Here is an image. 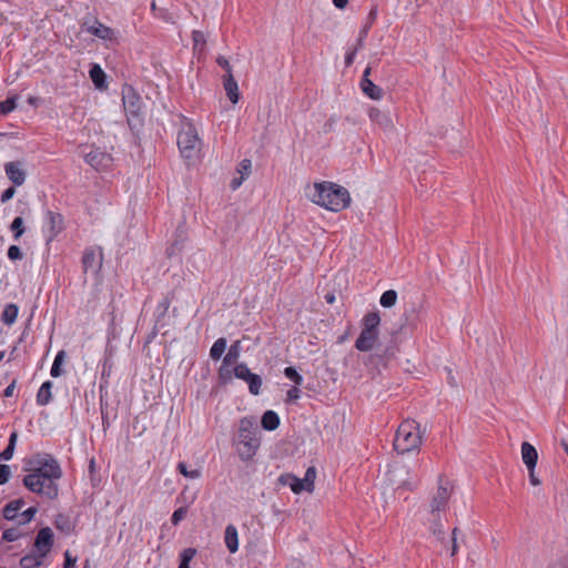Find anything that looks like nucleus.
<instances>
[{"instance_id":"nucleus-20","label":"nucleus","mask_w":568,"mask_h":568,"mask_svg":"<svg viewBox=\"0 0 568 568\" xmlns=\"http://www.w3.org/2000/svg\"><path fill=\"white\" fill-rule=\"evenodd\" d=\"M223 87L229 100L235 104L240 100L239 85L233 73L223 75Z\"/></svg>"},{"instance_id":"nucleus-19","label":"nucleus","mask_w":568,"mask_h":568,"mask_svg":"<svg viewBox=\"0 0 568 568\" xmlns=\"http://www.w3.org/2000/svg\"><path fill=\"white\" fill-rule=\"evenodd\" d=\"M110 161V155L99 150L91 151L85 155V162L97 170L106 168Z\"/></svg>"},{"instance_id":"nucleus-8","label":"nucleus","mask_w":568,"mask_h":568,"mask_svg":"<svg viewBox=\"0 0 568 568\" xmlns=\"http://www.w3.org/2000/svg\"><path fill=\"white\" fill-rule=\"evenodd\" d=\"M81 28L101 40L110 41L112 43H118L119 41L118 32L95 18H87L82 22Z\"/></svg>"},{"instance_id":"nucleus-15","label":"nucleus","mask_w":568,"mask_h":568,"mask_svg":"<svg viewBox=\"0 0 568 568\" xmlns=\"http://www.w3.org/2000/svg\"><path fill=\"white\" fill-rule=\"evenodd\" d=\"M371 67H367L364 70L362 80H361V88L362 91L369 97L373 100H379L383 97V89L376 85L371 79Z\"/></svg>"},{"instance_id":"nucleus-28","label":"nucleus","mask_w":568,"mask_h":568,"mask_svg":"<svg viewBox=\"0 0 568 568\" xmlns=\"http://www.w3.org/2000/svg\"><path fill=\"white\" fill-rule=\"evenodd\" d=\"M262 427L265 430H275L280 426V417L273 410H266L261 419Z\"/></svg>"},{"instance_id":"nucleus-44","label":"nucleus","mask_w":568,"mask_h":568,"mask_svg":"<svg viewBox=\"0 0 568 568\" xmlns=\"http://www.w3.org/2000/svg\"><path fill=\"white\" fill-rule=\"evenodd\" d=\"M315 478H316L315 468L314 467L307 468V470L305 471L304 478L302 479V481L306 486V491H310V493L313 491Z\"/></svg>"},{"instance_id":"nucleus-14","label":"nucleus","mask_w":568,"mask_h":568,"mask_svg":"<svg viewBox=\"0 0 568 568\" xmlns=\"http://www.w3.org/2000/svg\"><path fill=\"white\" fill-rule=\"evenodd\" d=\"M32 465L34 466L32 470H41L50 475L55 468L62 470L58 460L50 454H37L33 457Z\"/></svg>"},{"instance_id":"nucleus-3","label":"nucleus","mask_w":568,"mask_h":568,"mask_svg":"<svg viewBox=\"0 0 568 568\" xmlns=\"http://www.w3.org/2000/svg\"><path fill=\"white\" fill-rule=\"evenodd\" d=\"M260 434L261 432L252 417H244L240 420L234 445L242 460L247 462L256 455L261 445Z\"/></svg>"},{"instance_id":"nucleus-50","label":"nucleus","mask_w":568,"mask_h":568,"mask_svg":"<svg viewBox=\"0 0 568 568\" xmlns=\"http://www.w3.org/2000/svg\"><path fill=\"white\" fill-rule=\"evenodd\" d=\"M8 257L11 261H18L23 257V253L18 245H11L8 248Z\"/></svg>"},{"instance_id":"nucleus-33","label":"nucleus","mask_w":568,"mask_h":568,"mask_svg":"<svg viewBox=\"0 0 568 568\" xmlns=\"http://www.w3.org/2000/svg\"><path fill=\"white\" fill-rule=\"evenodd\" d=\"M186 240L185 231L179 226L176 230V239L173 241L170 248H168V254L171 256L176 252H180L183 248V244Z\"/></svg>"},{"instance_id":"nucleus-16","label":"nucleus","mask_w":568,"mask_h":568,"mask_svg":"<svg viewBox=\"0 0 568 568\" xmlns=\"http://www.w3.org/2000/svg\"><path fill=\"white\" fill-rule=\"evenodd\" d=\"M45 227L49 232L48 242L52 241L63 230V216L60 213H45Z\"/></svg>"},{"instance_id":"nucleus-26","label":"nucleus","mask_w":568,"mask_h":568,"mask_svg":"<svg viewBox=\"0 0 568 568\" xmlns=\"http://www.w3.org/2000/svg\"><path fill=\"white\" fill-rule=\"evenodd\" d=\"M43 558L44 556H41L33 549L30 554L20 559V566L22 568H37L42 565Z\"/></svg>"},{"instance_id":"nucleus-32","label":"nucleus","mask_w":568,"mask_h":568,"mask_svg":"<svg viewBox=\"0 0 568 568\" xmlns=\"http://www.w3.org/2000/svg\"><path fill=\"white\" fill-rule=\"evenodd\" d=\"M376 17H377V8H373L368 13V22L359 31V36L357 39L358 48L364 47V40L366 39L368 30L371 29L372 23L375 21Z\"/></svg>"},{"instance_id":"nucleus-45","label":"nucleus","mask_w":568,"mask_h":568,"mask_svg":"<svg viewBox=\"0 0 568 568\" xmlns=\"http://www.w3.org/2000/svg\"><path fill=\"white\" fill-rule=\"evenodd\" d=\"M179 471L186 478L197 479L201 476V471L199 469L189 470L186 464L181 462L178 464Z\"/></svg>"},{"instance_id":"nucleus-47","label":"nucleus","mask_w":568,"mask_h":568,"mask_svg":"<svg viewBox=\"0 0 568 568\" xmlns=\"http://www.w3.org/2000/svg\"><path fill=\"white\" fill-rule=\"evenodd\" d=\"M251 168H252L251 160L243 159L239 164L237 172L241 174V176L243 175V176L247 178L251 174Z\"/></svg>"},{"instance_id":"nucleus-58","label":"nucleus","mask_w":568,"mask_h":568,"mask_svg":"<svg viewBox=\"0 0 568 568\" xmlns=\"http://www.w3.org/2000/svg\"><path fill=\"white\" fill-rule=\"evenodd\" d=\"M527 469H528V473H529V481H530V484L534 485V486H539L540 485V480L535 475V468H527Z\"/></svg>"},{"instance_id":"nucleus-22","label":"nucleus","mask_w":568,"mask_h":568,"mask_svg":"<svg viewBox=\"0 0 568 568\" xmlns=\"http://www.w3.org/2000/svg\"><path fill=\"white\" fill-rule=\"evenodd\" d=\"M89 74L97 89L102 90L108 87L105 72L99 64H92Z\"/></svg>"},{"instance_id":"nucleus-34","label":"nucleus","mask_w":568,"mask_h":568,"mask_svg":"<svg viewBox=\"0 0 568 568\" xmlns=\"http://www.w3.org/2000/svg\"><path fill=\"white\" fill-rule=\"evenodd\" d=\"M226 345H227L226 338H224V337L217 338L210 349L211 358L213 361H219L222 357L223 353L225 352Z\"/></svg>"},{"instance_id":"nucleus-30","label":"nucleus","mask_w":568,"mask_h":568,"mask_svg":"<svg viewBox=\"0 0 568 568\" xmlns=\"http://www.w3.org/2000/svg\"><path fill=\"white\" fill-rule=\"evenodd\" d=\"M23 506V500L17 499L7 504L2 510L3 517L8 520H14L18 517V511Z\"/></svg>"},{"instance_id":"nucleus-24","label":"nucleus","mask_w":568,"mask_h":568,"mask_svg":"<svg viewBox=\"0 0 568 568\" xmlns=\"http://www.w3.org/2000/svg\"><path fill=\"white\" fill-rule=\"evenodd\" d=\"M225 545L230 552L234 554L239 549V536H237V529L233 525H229L225 528Z\"/></svg>"},{"instance_id":"nucleus-52","label":"nucleus","mask_w":568,"mask_h":568,"mask_svg":"<svg viewBox=\"0 0 568 568\" xmlns=\"http://www.w3.org/2000/svg\"><path fill=\"white\" fill-rule=\"evenodd\" d=\"M216 63H217L222 69H224V70H225V74L233 73V71H232V67H231V64H230L229 60H227L225 57H223V55L217 57V59H216Z\"/></svg>"},{"instance_id":"nucleus-61","label":"nucleus","mask_w":568,"mask_h":568,"mask_svg":"<svg viewBox=\"0 0 568 568\" xmlns=\"http://www.w3.org/2000/svg\"><path fill=\"white\" fill-rule=\"evenodd\" d=\"M110 371H111V366L108 365V362L104 361L103 364H102V372H101V375H102V379H104V377H109L110 376Z\"/></svg>"},{"instance_id":"nucleus-48","label":"nucleus","mask_w":568,"mask_h":568,"mask_svg":"<svg viewBox=\"0 0 568 568\" xmlns=\"http://www.w3.org/2000/svg\"><path fill=\"white\" fill-rule=\"evenodd\" d=\"M20 536L21 534L18 528H9L3 531L2 539L11 542L19 539Z\"/></svg>"},{"instance_id":"nucleus-1","label":"nucleus","mask_w":568,"mask_h":568,"mask_svg":"<svg viewBox=\"0 0 568 568\" xmlns=\"http://www.w3.org/2000/svg\"><path fill=\"white\" fill-rule=\"evenodd\" d=\"M453 494V485L444 476H439L437 480V489L433 495L428 506L427 523L432 534L443 544H446L445 528L442 513L447 509L448 501Z\"/></svg>"},{"instance_id":"nucleus-11","label":"nucleus","mask_w":568,"mask_h":568,"mask_svg":"<svg viewBox=\"0 0 568 568\" xmlns=\"http://www.w3.org/2000/svg\"><path fill=\"white\" fill-rule=\"evenodd\" d=\"M241 342L240 341H235L229 348V352L226 353V355L224 356L223 358V365L222 367L220 368V372H219V375H220V378L226 383L227 381H231L232 379V373L229 368V366H231L232 364L236 363V361L239 359L240 357V354H241Z\"/></svg>"},{"instance_id":"nucleus-17","label":"nucleus","mask_w":568,"mask_h":568,"mask_svg":"<svg viewBox=\"0 0 568 568\" xmlns=\"http://www.w3.org/2000/svg\"><path fill=\"white\" fill-rule=\"evenodd\" d=\"M4 171L8 179L16 186H20L24 183L27 174L22 168V163L19 161L8 162L4 164Z\"/></svg>"},{"instance_id":"nucleus-63","label":"nucleus","mask_w":568,"mask_h":568,"mask_svg":"<svg viewBox=\"0 0 568 568\" xmlns=\"http://www.w3.org/2000/svg\"><path fill=\"white\" fill-rule=\"evenodd\" d=\"M52 387V383L50 381L44 382L38 390L40 392H48Z\"/></svg>"},{"instance_id":"nucleus-43","label":"nucleus","mask_w":568,"mask_h":568,"mask_svg":"<svg viewBox=\"0 0 568 568\" xmlns=\"http://www.w3.org/2000/svg\"><path fill=\"white\" fill-rule=\"evenodd\" d=\"M170 304L171 300L168 296L163 297L162 301L158 304L155 310L156 323H159L161 318L165 316L170 307Z\"/></svg>"},{"instance_id":"nucleus-37","label":"nucleus","mask_w":568,"mask_h":568,"mask_svg":"<svg viewBox=\"0 0 568 568\" xmlns=\"http://www.w3.org/2000/svg\"><path fill=\"white\" fill-rule=\"evenodd\" d=\"M397 301V292L395 290H387L385 291L381 298L379 303L385 308H390L396 304Z\"/></svg>"},{"instance_id":"nucleus-49","label":"nucleus","mask_w":568,"mask_h":568,"mask_svg":"<svg viewBox=\"0 0 568 568\" xmlns=\"http://www.w3.org/2000/svg\"><path fill=\"white\" fill-rule=\"evenodd\" d=\"M186 514H187V507L178 508L172 515V518H171L172 524L175 526L179 525L180 521H182L185 518Z\"/></svg>"},{"instance_id":"nucleus-62","label":"nucleus","mask_w":568,"mask_h":568,"mask_svg":"<svg viewBox=\"0 0 568 568\" xmlns=\"http://www.w3.org/2000/svg\"><path fill=\"white\" fill-rule=\"evenodd\" d=\"M193 39H194L195 44H197L200 41L204 42L203 33L200 31L193 32Z\"/></svg>"},{"instance_id":"nucleus-2","label":"nucleus","mask_w":568,"mask_h":568,"mask_svg":"<svg viewBox=\"0 0 568 568\" xmlns=\"http://www.w3.org/2000/svg\"><path fill=\"white\" fill-rule=\"evenodd\" d=\"M307 196L313 203L333 212H339L351 204L347 189L329 181L314 183Z\"/></svg>"},{"instance_id":"nucleus-25","label":"nucleus","mask_w":568,"mask_h":568,"mask_svg":"<svg viewBox=\"0 0 568 568\" xmlns=\"http://www.w3.org/2000/svg\"><path fill=\"white\" fill-rule=\"evenodd\" d=\"M280 481L283 484V485H287L291 487V489L295 493V494H300L301 491L303 490H306V486L305 484L302 481L301 478L294 476V475H291V474H286V475H282L280 477Z\"/></svg>"},{"instance_id":"nucleus-54","label":"nucleus","mask_w":568,"mask_h":568,"mask_svg":"<svg viewBox=\"0 0 568 568\" xmlns=\"http://www.w3.org/2000/svg\"><path fill=\"white\" fill-rule=\"evenodd\" d=\"M52 399V393H37V403L39 405H47Z\"/></svg>"},{"instance_id":"nucleus-36","label":"nucleus","mask_w":568,"mask_h":568,"mask_svg":"<svg viewBox=\"0 0 568 568\" xmlns=\"http://www.w3.org/2000/svg\"><path fill=\"white\" fill-rule=\"evenodd\" d=\"M54 525H55L57 529H59L65 534H70L74 528L73 524L71 523L69 517L65 515H62V514H59L55 517Z\"/></svg>"},{"instance_id":"nucleus-12","label":"nucleus","mask_w":568,"mask_h":568,"mask_svg":"<svg viewBox=\"0 0 568 568\" xmlns=\"http://www.w3.org/2000/svg\"><path fill=\"white\" fill-rule=\"evenodd\" d=\"M233 374L236 378L246 382L248 390H260L262 386V378L260 375L252 373L246 364H237L233 369Z\"/></svg>"},{"instance_id":"nucleus-13","label":"nucleus","mask_w":568,"mask_h":568,"mask_svg":"<svg viewBox=\"0 0 568 568\" xmlns=\"http://www.w3.org/2000/svg\"><path fill=\"white\" fill-rule=\"evenodd\" d=\"M53 546V532L51 528L44 527L41 528L34 540V550L41 556H47Z\"/></svg>"},{"instance_id":"nucleus-31","label":"nucleus","mask_w":568,"mask_h":568,"mask_svg":"<svg viewBox=\"0 0 568 568\" xmlns=\"http://www.w3.org/2000/svg\"><path fill=\"white\" fill-rule=\"evenodd\" d=\"M419 312L420 306L416 304H412V306L404 312L406 325L409 327H416L419 322Z\"/></svg>"},{"instance_id":"nucleus-56","label":"nucleus","mask_w":568,"mask_h":568,"mask_svg":"<svg viewBox=\"0 0 568 568\" xmlns=\"http://www.w3.org/2000/svg\"><path fill=\"white\" fill-rule=\"evenodd\" d=\"M16 194V189L14 186H10L8 189H6L2 194H1V197H0V201L2 203H6L8 201H10Z\"/></svg>"},{"instance_id":"nucleus-18","label":"nucleus","mask_w":568,"mask_h":568,"mask_svg":"<svg viewBox=\"0 0 568 568\" xmlns=\"http://www.w3.org/2000/svg\"><path fill=\"white\" fill-rule=\"evenodd\" d=\"M378 338V332L362 329L359 336L355 341V347L361 352H368L374 348Z\"/></svg>"},{"instance_id":"nucleus-46","label":"nucleus","mask_w":568,"mask_h":568,"mask_svg":"<svg viewBox=\"0 0 568 568\" xmlns=\"http://www.w3.org/2000/svg\"><path fill=\"white\" fill-rule=\"evenodd\" d=\"M460 532L458 527H455L452 531V538L448 541L450 545V556L454 557L458 552L457 535Z\"/></svg>"},{"instance_id":"nucleus-4","label":"nucleus","mask_w":568,"mask_h":568,"mask_svg":"<svg viewBox=\"0 0 568 568\" xmlns=\"http://www.w3.org/2000/svg\"><path fill=\"white\" fill-rule=\"evenodd\" d=\"M62 477V470L55 468L52 474H45L41 470H31L23 478V485L32 493L42 495L48 499H54L59 495L57 481Z\"/></svg>"},{"instance_id":"nucleus-21","label":"nucleus","mask_w":568,"mask_h":568,"mask_svg":"<svg viewBox=\"0 0 568 568\" xmlns=\"http://www.w3.org/2000/svg\"><path fill=\"white\" fill-rule=\"evenodd\" d=\"M521 458L527 468H536L538 453L536 448L528 442L521 444Z\"/></svg>"},{"instance_id":"nucleus-55","label":"nucleus","mask_w":568,"mask_h":568,"mask_svg":"<svg viewBox=\"0 0 568 568\" xmlns=\"http://www.w3.org/2000/svg\"><path fill=\"white\" fill-rule=\"evenodd\" d=\"M37 513V509L33 508V507H30L28 508L27 510H24L21 516H22V520H20V524H27L29 523L33 516L36 515Z\"/></svg>"},{"instance_id":"nucleus-59","label":"nucleus","mask_w":568,"mask_h":568,"mask_svg":"<svg viewBox=\"0 0 568 568\" xmlns=\"http://www.w3.org/2000/svg\"><path fill=\"white\" fill-rule=\"evenodd\" d=\"M300 398V393H287L285 398L286 404H296Z\"/></svg>"},{"instance_id":"nucleus-27","label":"nucleus","mask_w":568,"mask_h":568,"mask_svg":"<svg viewBox=\"0 0 568 568\" xmlns=\"http://www.w3.org/2000/svg\"><path fill=\"white\" fill-rule=\"evenodd\" d=\"M19 314V307L14 303L7 304L1 314V321L6 325H12L16 323Z\"/></svg>"},{"instance_id":"nucleus-35","label":"nucleus","mask_w":568,"mask_h":568,"mask_svg":"<svg viewBox=\"0 0 568 568\" xmlns=\"http://www.w3.org/2000/svg\"><path fill=\"white\" fill-rule=\"evenodd\" d=\"M284 376H285L288 381L293 382V384H294L290 390H300V389L297 388V386L302 385L303 377H302V375L296 371V368H295V367H293V366L285 367V369H284Z\"/></svg>"},{"instance_id":"nucleus-57","label":"nucleus","mask_w":568,"mask_h":568,"mask_svg":"<svg viewBox=\"0 0 568 568\" xmlns=\"http://www.w3.org/2000/svg\"><path fill=\"white\" fill-rule=\"evenodd\" d=\"M77 558L72 557L70 551L64 552V567L63 568H75Z\"/></svg>"},{"instance_id":"nucleus-64","label":"nucleus","mask_w":568,"mask_h":568,"mask_svg":"<svg viewBox=\"0 0 568 568\" xmlns=\"http://www.w3.org/2000/svg\"><path fill=\"white\" fill-rule=\"evenodd\" d=\"M348 0H333V3L338 9H344Z\"/></svg>"},{"instance_id":"nucleus-10","label":"nucleus","mask_w":568,"mask_h":568,"mask_svg":"<svg viewBox=\"0 0 568 568\" xmlns=\"http://www.w3.org/2000/svg\"><path fill=\"white\" fill-rule=\"evenodd\" d=\"M102 248L101 247H89L85 248L82 255V268L83 273L91 272L92 274H98L102 267Z\"/></svg>"},{"instance_id":"nucleus-51","label":"nucleus","mask_w":568,"mask_h":568,"mask_svg":"<svg viewBox=\"0 0 568 568\" xmlns=\"http://www.w3.org/2000/svg\"><path fill=\"white\" fill-rule=\"evenodd\" d=\"M10 467L4 464H0V485H4L10 478Z\"/></svg>"},{"instance_id":"nucleus-9","label":"nucleus","mask_w":568,"mask_h":568,"mask_svg":"<svg viewBox=\"0 0 568 568\" xmlns=\"http://www.w3.org/2000/svg\"><path fill=\"white\" fill-rule=\"evenodd\" d=\"M386 480L390 486H395L397 489H413L414 487L410 483V469L405 465H394L386 473Z\"/></svg>"},{"instance_id":"nucleus-38","label":"nucleus","mask_w":568,"mask_h":568,"mask_svg":"<svg viewBox=\"0 0 568 568\" xmlns=\"http://www.w3.org/2000/svg\"><path fill=\"white\" fill-rule=\"evenodd\" d=\"M17 438H18L17 433H12L10 435L8 446L0 453V459L9 460L12 458Z\"/></svg>"},{"instance_id":"nucleus-42","label":"nucleus","mask_w":568,"mask_h":568,"mask_svg":"<svg viewBox=\"0 0 568 568\" xmlns=\"http://www.w3.org/2000/svg\"><path fill=\"white\" fill-rule=\"evenodd\" d=\"M10 230L13 233V239L19 240L24 233L23 219L21 216L14 217L10 225Z\"/></svg>"},{"instance_id":"nucleus-41","label":"nucleus","mask_w":568,"mask_h":568,"mask_svg":"<svg viewBox=\"0 0 568 568\" xmlns=\"http://www.w3.org/2000/svg\"><path fill=\"white\" fill-rule=\"evenodd\" d=\"M196 550L194 548H186L180 555L179 568H190V561L195 556Z\"/></svg>"},{"instance_id":"nucleus-7","label":"nucleus","mask_w":568,"mask_h":568,"mask_svg":"<svg viewBox=\"0 0 568 568\" xmlns=\"http://www.w3.org/2000/svg\"><path fill=\"white\" fill-rule=\"evenodd\" d=\"M176 143L183 158L192 159L200 150V139L195 126L184 120L178 133Z\"/></svg>"},{"instance_id":"nucleus-53","label":"nucleus","mask_w":568,"mask_h":568,"mask_svg":"<svg viewBox=\"0 0 568 568\" xmlns=\"http://www.w3.org/2000/svg\"><path fill=\"white\" fill-rule=\"evenodd\" d=\"M362 48H358V44L356 43L355 48L348 52H346L345 54V64L346 67H351L354 62V59H355V55L357 53L358 50H361Z\"/></svg>"},{"instance_id":"nucleus-23","label":"nucleus","mask_w":568,"mask_h":568,"mask_svg":"<svg viewBox=\"0 0 568 568\" xmlns=\"http://www.w3.org/2000/svg\"><path fill=\"white\" fill-rule=\"evenodd\" d=\"M368 114H369V119L373 122L377 123L379 126H382L384 129H389L393 126L390 116L387 113L381 111L379 109L372 108L369 110Z\"/></svg>"},{"instance_id":"nucleus-6","label":"nucleus","mask_w":568,"mask_h":568,"mask_svg":"<svg viewBox=\"0 0 568 568\" xmlns=\"http://www.w3.org/2000/svg\"><path fill=\"white\" fill-rule=\"evenodd\" d=\"M422 445V430L419 424L413 419L404 420L397 428L394 439V449L398 454L410 453Z\"/></svg>"},{"instance_id":"nucleus-60","label":"nucleus","mask_w":568,"mask_h":568,"mask_svg":"<svg viewBox=\"0 0 568 568\" xmlns=\"http://www.w3.org/2000/svg\"><path fill=\"white\" fill-rule=\"evenodd\" d=\"M246 178L245 176H240V178H234L231 183H230V186L232 190H236L237 187L241 186V184L243 183V181L245 180Z\"/></svg>"},{"instance_id":"nucleus-29","label":"nucleus","mask_w":568,"mask_h":568,"mask_svg":"<svg viewBox=\"0 0 568 568\" xmlns=\"http://www.w3.org/2000/svg\"><path fill=\"white\" fill-rule=\"evenodd\" d=\"M381 323V316L378 312H368L364 315L362 320L363 328L373 332H378V326Z\"/></svg>"},{"instance_id":"nucleus-5","label":"nucleus","mask_w":568,"mask_h":568,"mask_svg":"<svg viewBox=\"0 0 568 568\" xmlns=\"http://www.w3.org/2000/svg\"><path fill=\"white\" fill-rule=\"evenodd\" d=\"M122 103L130 129L139 131L144 123V104L141 95L131 84L125 83L122 87Z\"/></svg>"},{"instance_id":"nucleus-40","label":"nucleus","mask_w":568,"mask_h":568,"mask_svg":"<svg viewBox=\"0 0 568 568\" xmlns=\"http://www.w3.org/2000/svg\"><path fill=\"white\" fill-rule=\"evenodd\" d=\"M64 356H65L64 351H60L57 354V356H55V358L53 361V364L51 366V371H50V374H51L52 377H58V376L61 375V372H62L61 365H62V363L64 361Z\"/></svg>"},{"instance_id":"nucleus-39","label":"nucleus","mask_w":568,"mask_h":568,"mask_svg":"<svg viewBox=\"0 0 568 568\" xmlns=\"http://www.w3.org/2000/svg\"><path fill=\"white\" fill-rule=\"evenodd\" d=\"M18 95L9 97L0 102V114L7 115L17 108Z\"/></svg>"}]
</instances>
